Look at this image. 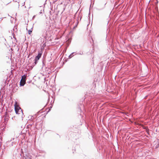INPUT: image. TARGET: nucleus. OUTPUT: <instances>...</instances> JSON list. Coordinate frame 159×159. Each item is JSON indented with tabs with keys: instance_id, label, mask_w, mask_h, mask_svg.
<instances>
[{
	"instance_id": "nucleus-1",
	"label": "nucleus",
	"mask_w": 159,
	"mask_h": 159,
	"mask_svg": "<svg viewBox=\"0 0 159 159\" xmlns=\"http://www.w3.org/2000/svg\"><path fill=\"white\" fill-rule=\"evenodd\" d=\"M14 107L15 112L16 114H19L23 113L21 109L17 105L16 102L15 103Z\"/></svg>"
},
{
	"instance_id": "nucleus-2",
	"label": "nucleus",
	"mask_w": 159,
	"mask_h": 159,
	"mask_svg": "<svg viewBox=\"0 0 159 159\" xmlns=\"http://www.w3.org/2000/svg\"><path fill=\"white\" fill-rule=\"evenodd\" d=\"M26 75H24L22 77L21 79L20 82V85L21 86H23L25 83V79Z\"/></svg>"
},
{
	"instance_id": "nucleus-3",
	"label": "nucleus",
	"mask_w": 159,
	"mask_h": 159,
	"mask_svg": "<svg viewBox=\"0 0 159 159\" xmlns=\"http://www.w3.org/2000/svg\"><path fill=\"white\" fill-rule=\"evenodd\" d=\"M41 55L42 53L40 52H39L38 55L35 57V59H36V61H38L41 57Z\"/></svg>"
},
{
	"instance_id": "nucleus-4",
	"label": "nucleus",
	"mask_w": 159,
	"mask_h": 159,
	"mask_svg": "<svg viewBox=\"0 0 159 159\" xmlns=\"http://www.w3.org/2000/svg\"><path fill=\"white\" fill-rule=\"evenodd\" d=\"M48 32L47 31H46V32L45 33H44L43 34V36L46 38L48 36Z\"/></svg>"
},
{
	"instance_id": "nucleus-5",
	"label": "nucleus",
	"mask_w": 159,
	"mask_h": 159,
	"mask_svg": "<svg viewBox=\"0 0 159 159\" xmlns=\"http://www.w3.org/2000/svg\"><path fill=\"white\" fill-rule=\"evenodd\" d=\"M22 136L23 137V138H21V139H25V134H21L20 136H19V138H21V136Z\"/></svg>"
},
{
	"instance_id": "nucleus-6",
	"label": "nucleus",
	"mask_w": 159,
	"mask_h": 159,
	"mask_svg": "<svg viewBox=\"0 0 159 159\" xmlns=\"http://www.w3.org/2000/svg\"><path fill=\"white\" fill-rule=\"evenodd\" d=\"M32 28L30 30H28V33L29 34H31V33L32 32Z\"/></svg>"
},
{
	"instance_id": "nucleus-7",
	"label": "nucleus",
	"mask_w": 159,
	"mask_h": 159,
	"mask_svg": "<svg viewBox=\"0 0 159 159\" xmlns=\"http://www.w3.org/2000/svg\"><path fill=\"white\" fill-rule=\"evenodd\" d=\"M74 52L72 53L69 56V58H71L73 56V54H74Z\"/></svg>"
},
{
	"instance_id": "nucleus-8",
	"label": "nucleus",
	"mask_w": 159,
	"mask_h": 159,
	"mask_svg": "<svg viewBox=\"0 0 159 159\" xmlns=\"http://www.w3.org/2000/svg\"><path fill=\"white\" fill-rule=\"evenodd\" d=\"M34 61H35L34 62V63H33V64H34V65H35L37 63V61H36V59H35L34 60Z\"/></svg>"
},
{
	"instance_id": "nucleus-9",
	"label": "nucleus",
	"mask_w": 159,
	"mask_h": 159,
	"mask_svg": "<svg viewBox=\"0 0 159 159\" xmlns=\"http://www.w3.org/2000/svg\"><path fill=\"white\" fill-rule=\"evenodd\" d=\"M83 52H80V53H79V54H80V55H82L83 54Z\"/></svg>"
},
{
	"instance_id": "nucleus-10",
	"label": "nucleus",
	"mask_w": 159,
	"mask_h": 159,
	"mask_svg": "<svg viewBox=\"0 0 159 159\" xmlns=\"http://www.w3.org/2000/svg\"><path fill=\"white\" fill-rule=\"evenodd\" d=\"M42 13V10H41V11H40L39 12V14H41Z\"/></svg>"
},
{
	"instance_id": "nucleus-11",
	"label": "nucleus",
	"mask_w": 159,
	"mask_h": 159,
	"mask_svg": "<svg viewBox=\"0 0 159 159\" xmlns=\"http://www.w3.org/2000/svg\"><path fill=\"white\" fill-rule=\"evenodd\" d=\"M35 16H33V19L34 18H35Z\"/></svg>"
}]
</instances>
